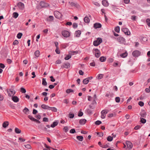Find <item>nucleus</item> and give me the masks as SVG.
I'll list each match as a JSON object with an SVG mask.
<instances>
[{
    "mask_svg": "<svg viewBox=\"0 0 150 150\" xmlns=\"http://www.w3.org/2000/svg\"><path fill=\"white\" fill-rule=\"evenodd\" d=\"M128 54L127 52H125L120 54V56L122 58H125L126 57L127 55Z\"/></svg>",
    "mask_w": 150,
    "mask_h": 150,
    "instance_id": "obj_28",
    "label": "nucleus"
},
{
    "mask_svg": "<svg viewBox=\"0 0 150 150\" xmlns=\"http://www.w3.org/2000/svg\"><path fill=\"white\" fill-rule=\"evenodd\" d=\"M122 31L127 35H129L130 32L129 29L127 28H123L122 29Z\"/></svg>",
    "mask_w": 150,
    "mask_h": 150,
    "instance_id": "obj_7",
    "label": "nucleus"
},
{
    "mask_svg": "<svg viewBox=\"0 0 150 150\" xmlns=\"http://www.w3.org/2000/svg\"><path fill=\"white\" fill-rule=\"evenodd\" d=\"M112 93H107L106 95L105 96L106 97H112Z\"/></svg>",
    "mask_w": 150,
    "mask_h": 150,
    "instance_id": "obj_55",
    "label": "nucleus"
},
{
    "mask_svg": "<svg viewBox=\"0 0 150 150\" xmlns=\"http://www.w3.org/2000/svg\"><path fill=\"white\" fill-rule=\"evenodd\" d=\"M70 5L71 6H74L77 8H79V5L77 3L71 2L70 3Z\"/></svg>",
    "mask_w": 150,
    "mask_h": 150,
    "instance_id": "obj_15",
    "label": "nucleus"
},
{
    "mask_svg": "<svg viewBox=\"0 0 150 150\" xmlns=\"http://www.w3.org/2000/svg\"><path fill=\"white\" fill-rule=\"evenodd\" d=\"M25 147L27 149H31L32 148L31 145L29 144H28L25 145Z\"/></svg>",
    "mask_w": 150,
    "mask_h": 150,
    "instance_id": "obj_48",
    "label": "nucleus"
},
{
    "mask_svg": "<svg viewBox=\"0 0 150 150\" xmlns=\"http://www.w3.org/2000/svg\"><path fill=\"white\" fill-rule=\"evenodd\" d=\"M21 91L22 93H25L26 92V90L23 88H21Z\"/></svg>",
    "mask_w": 150,
    "mask_h": 150,
    "instance_id": "obj_49",
    "label": "nucleus"
},
{
    "mask_svg": "<svg viewBox=\"0 0 150 150\" xmlns=\"http://www.w3.org/2000/svg\"><path fill=\"white\" fill-rule=\"evenodd\" d=\"M71 55L69 54L67 55L66 57L64 58V59L65 60H68L71 58Z\"/></svg>",
    "mask_w": 150,
    "mask_h": 150,
    "instance_id": "obj_39",
    "label": "nucleus"
},
{
    "mask_svg": "<svg viewBox=\"0 0 150 150\" xmlns=\"http://www.w3.org/2000/svg\"><path fill=\"white\" fill-rule=\"evenodd\" d=\"M17 6L21 10H23L24 8V5L23 3L21 2H19L17 4Z\"/></svg>",
    "mask_w": 150,
    "mask_h": 150,
    "instance_id": "obj_9",
    "label": "nucleus"
},
{
    "mask_svg": "<svg viewBox=\"0 0 150 150\" xmlns=\"http://www.w3.org/2000/svg\"><path fill=\"white\" fill-rule=\"evenodd\" d=\"M84 21L85 23H88L90 22V19L88 17L86 16L84 18Z\"/></svg>",
    "mask_w": 150,
    "mask_h": 150,
    "instance_id": "obj_22",
    "label": "nucleus"
},
{
    "mask_svg": "<svg viewBox=\"0 0 150 150\" xmlns=\"http://www.w3.org/2000/svg\"><path fill=\"white\" fill-rule=\"evenodd\" d=\"M38 113V111L35 109H33V114H34V115H35L37 113Z\"/></svg>",
    "mask_w": 150,
    "mask_h": 150,
    "instance_id": "obj_64",
    "label": "nucleus"
},
{
    "mask_svg": "<svg viewBox=\"0 0 150 150\" xmlns=\"http://www.w3.org/2000/svg\"><path fill=\"white\" fill-rule=\"evenodd\" d=\"M58 124V121H56L53 122L52 124L51 125V127L52 128L55 127L56 126H57Z\"/></svg>",
    "mask_w": 150,
    "mask_h": 150,
    "instance_id": "obj_18",
    "label": "nucleus"
},
{
    "mask_svg": "<svg viewBox=\"0 0 150 150\" xmlns=\"http://www.w3.org/2000/svg\"><path fill=\"white\" fill-rule=\"evenodd\" d=\"M106 57L103 56L99 58V60L101 62H105L106 60Z\"/></svg>",
    "mask_w": 150,
    "mask_h": 150,
    "instance_id": "obj_29",
    "label": "nucleus"
},
{
    "mask_svg": "<svg viewBox=\"0 0 150 150\" xmlns=\"http://www.w3.org/2000/svg\"><path fill=\"white\" fill-rule=\"evenodd\" d=\"M81 109H80L79 111V112L78 116L79 117L82 116L83 115V113L81 111Z\"/></svg>",
    "mask_w": 150,
    "mask_h": 150,
    "instance_id": "obj_44",
    "label": "nucleus"
},
{
    "mask_svg": "<svg viewBox=\"0 0 150 150\" xmlns=\"http://www.w3.org/2000/svg\"><path fill=\"white\" fill-rule=\"evenodd\" d=\"M42 84L44 86H46L47 84V82L46 81V79L45 78H43L42 79Z\"/></svg>",
    "mask_w": 150,
    "mask_h": 150,
    "instance_id": "obj_26",
    "label": "nucleus"
},
{
    "mask_svg": "<svg viewBox=\"0 0 150 150\" xmlns=\"http://www.w3.org/2000/svg\"><path fill=\"white\" fill-rule=\"evenodd\" d=\"M54 15L55 17L59 19H60L62 16V14L58 11H54Z\"/></svg>",
    "mask_w": 150,
    "mask_h": 150,
    "instance_id": "obj_5",
    "label": "nucleus"
},
{
    "mask_svg": "<svg viewBox=\"0 0 150 150\" xmlns=\"http://www.w3.org/2000/svg\"><path fill=\"white\" fill-rule=\"evenodd\" d=\"M73 27L74 28H76L78 26V24L76 23H74L73 24Z\"/></svg>",
    "mask_w": 150,
    "mask_h": 150,
    "instance_id": "obj_56",
    "label": "nucleus"
},
{
    "mask_svg": "<svg viewBox=\"0 0 150 150\" xmlns=\"http://www.w3.org/2000/svg\"><path fill=\"white\" fill-rule=\"evenodd\" d=\"M141 127L140 125H137L135 127H134V129L135 130H138L139 129H140Z\"/></svg>",
    "mask_w": 150,
    "mask_h": 150,
    "instance_id": "obj_58",
    "label": "nucleus"
},
{
    "mask_svg": "<svg viewBox=\"0 0 150 150\" xmlns=\"http://www.w3.org/2000/svg\"><path fill=\"white\" fill-rule=\"evenodd\" d=\"M103 75L102 74H99L98 76V79H100L103 78Z\"/></svg>",
    "mask_w": 150,
    "mask_h": 150,
    "instance_id": "obj_43",
    "label": "nucleus"
},
{
    "mask_svg": "<svg viewBox=\"0 0 150 150\" xmlns=\"http://www.w3.org/2000/svg\"><path fill=\"white\" fill-rule=\"evenodd\" d=\"M102 4L104 6L107 7L109 5L108 1L106 0H103L102 1Z\"/></svg>",
    "mask_w": 150,
    "mask_h": 150,
    "instance_id": "obj_17",
    "label": "nucleus"
},
{
    "mask_svg": "<svg viewBox=\"0 0 150 150\" xmlns=\"http://www.w3.org/2000/svg\"><path fill=\"white\" fill-rule=\"evenodd\" d=\"M78 53V52L77 51H70L69 52V54H70V55H74L75 54V53L77 54Z\"/></svg>",
    "mask_w": 150,
    "mask_h": 150,
    "instance_id": "obj_33",
    "label": "nucleus"
},
{
    "mask_svg": "<svg viewBox=\"0 0 150 150\" xmlns=\"http://www.w3.org/2000/svg\"><path fill=\"white\" fill-rule=\"evenodd\" d=\"M81 32L80 30H78V31H76L75 32V35L76 36V37H79L80 36V35H81Z\"/></svg>",
    "mask_w": 150,
    "mask_h": 150,
    "instance_id": "obj_21",
    "label": "nucleus"
},
{
    "mask_svg": "<svg viewBox=\"0 0 150 150\" xmlns=\"http://www.w3.org/2000/svg\"><path fill=\"white\" fill-rule=\"evenodd\" d=\"M147 25L150 27V19L148 18L146 20Z\"/></svg>",
    "mask_w": 150,
    "mask_h": 150,
    "instance_id": "obj_46",
    "label": "nucleus"
},
{
    "mask_svg": "<svg viewBox=\"0 0 150 150\" xmlns=\"http://www.w3.org/2000/svg\"><path fill=\"white\" fill-rule=\"evenodd\" d=\"M126 144L127 145V148L131 149L133 147V145L131 142L129 141H127L126 142Z\"/></svg>",
    "mask_w": 150,
    "mask_h": 150,
    "instance_id": "obj_10",
    "label": "nucleus"
},
{
    "mask_svg": "<svg viewBox=\"0 0 150 150\" xmlns=\"http://www.w3.org/2000/svg\"><path fill=\"white\" fill-rule=\"evenodd\" d=\"M28 117L29 119H30L31 121H34L35 120V119L34 117H33L32 116L29 115L28 116Z\"/></svg>",
    "mask_w": 150,
    "mask_h": 150,
    "instance_id": "obj_41",
    "label": "nucleus"
},
{
    "mask_svg": "<svg viewBox=\"0 0 150 150\" xmlns=\"http://www.w3.org/2000/svg\"><path fill=\"white\" fill-rule=\"evenodd\" d=\"M18 16V14L17 12H14L13 13V16L15 18H17Z\"/></svg>",
    "mask_w": 150,
    "mask_h": 150,
    "instance_id": "obj_34",
    "label": "nucleus"
},
{
    "mask_svg": "<svg viewBox=\"0 0 150 150\" xmlns=\"http://www.w3.org/2000/svg\"><path fill=\"white\" fill-rule=\"evenodd\" d=\"M102 25L100 23H96L94 24L93 27L95 29L101 28Z\"/></svg>",
    "mask_w": 150,
    "mask_h": 150,
    "instance_id": "obj_12",
    "label": "nucleus"
},
{
    "mask_svg": "<svg viewBox=\"0 0 150 150\" xmlns=\"http://www.w3.org/2000/svg\"><path fill=\"white\" fill-rule=\"evenodd\" d=\"M120 100V98L119 97H116L115 98V101L117 103H119Z\"/></svg>",
    "mask_w": 150,
    "mask_h": 150,
    "instance_id": "obj_52",
    "label": "nucleus"
},
{
    "mask_svg": "<svg viewBox=\"0 0 150 150\" xmlns=\"http://www.w3.org/2000/svg\"><path fill=\"white\" fill-rule=\"evenodd\" d=\"M8 93L9 96H12L16 93V92L13 89H10L7 91Z\"/></svg>",
    "mask_w": 150,
    "mask_h": 150,
    "instance_id": "obj_6",
    "label": "nucleus"
},
{
    "mask_svg": "<svg viewBox=\"0 0 150 150\" xmlns=\"http://www.w3.org/2000/svg\"><path fill=\"white\" fill-rule=\"evenodd\" d=\"M102 123V122L99 120H97L95 122V124L96 125H99Z\"/></svg>",
    "mask_w": 150,
    "mask_h": 150,
    "instance_id": "obj_51",
    "label": "nucleus"
},
{
    "mask_svg": "<svg viewBox=\"0 0 150 150\" xmlns=\"http://www.w3.org/2000/svg\"><path fill=\"white\" fill-rule=\"evenodd\" d=\"M75 132V130L74 129H71L70 131V133H71L74 134Z\"/></svg>",
    "mask_w": 150,
    "mask_h": 150,
    "instance_id": "obj_54",
    "label": "nucleus"
},
{
    "mask_svg": "<svg viewBox=\"0 0 150 150\" xmlns=\"http://www.w3.org/2000/svg\"><path fill=\"white\" fill-rule=\"evenodd\" d=\"M8 124L9 123L8 121L5 122L3 124V127L4 128H6Z\"/></svg>",
    "mask_w": 150,
    "mask_h": 150,
    "instance_id": "obj_25",
    "label": "nucleus"
},
{
    "mask_svg": "<svg viewBox=\"0 0 150 150\" xmlns=\"http://www.w3.org/2000/svg\"><path fill=\"white\" fill-rule=\"evenodd\" d=\"M108 146L107 144H104L101 146V147L103 148H106L108 147Z\"/></svg>",
    "mask_w": 150,
    "mask_h": 150,
    "instance_id": "obj_61",
    "label": "nucleus"
},
{
    "mask_svg": "<svg viewBox=\"0 0 150 150\" xmlns=\"http://www.w3.org/2000/svg\"><path fill=\"white\" fill-rule=\"evenodd\" d=\"M108 112L107 110H103L101 112V118L102 119H104L105 118L106 114Z\"/></svg>",
    "mask_w": 150,
    "mask_h": 150,
    "instance_id": "obj_8",
    "label": "nucleus"
},
{
    "mask_svg": "<svg viewBox=\"0 0 150 150\" xmlns=\"http://www.w3.org/2000/svg\"><path fill=\"white\" fill-rule=\"evenodd\" d=\"M70 67V64L69 63H64L63 64V65L62 66V68H68Z\"/></svg>",
    "mask_w": 150,
    "mask_h": 150,
    "instance_id": "obj_14",
    "label": "nucleus"
},
{
    "mask_svg": "<svg viewBox=\"0 0 150 150\" xmlns=\"http://www.w3.org/2000/svg\"><path fill=\"white\" fill-rule=\"evenodd\" d=\"M54 17L52 16H50L48 18H47V21H50L53 20Z\"/></svg>",
    "mask_w": 150,
    "mask_h": 150,
    "instance_id": "obj_37",
    "label": "nucleus"
},
{
    "mask_svg": "<svg viewBox=\"0 0 150 150\" xmlns=\"http://www.w3.org/2000/svg\"><path fill=\"white\" fill-rule=\"evenodd\" d=\"M86 122V120L85 119H81L79 121V123L81 125H84Z\"/></svg>",
    "mask_w": 150,
    "mask_h": 150,
    "instance_id": "obj_16",
    "label": "nucleus"
},
{
    "mask_svg": "<svg viewBox=\"0 0 150 150\" xmlns=\"http://www.w3.org/2000/svg\"><path fill=\"white\" fill-rule=\"evenodd\" d=\"M41 107L44 109H47L49 110L50 107L47 105L42 104L41 105Z\"/></svg>",
    "mask_w": 150,
    "mask_h": 150,
    "instance_id": "obj_20",
    "label": "nucleus"
},
{
    "mask_svg": "<svg viewBox=\"0 0 150 150\" xmlns=\"http://www.w3.org/2000/svg\"><path fill=\"white\" fill-rule=\"evenodd\" d=\"M120 28L119 26H117L115 28V31L117 33H119L120 32Z\"/></svg>",
    "mask_w": 150,
    "mask_h": 150,
    "instance_id": "obj_36",
    "label": "nucleus"
},
{
    "mask_svg": "<svg viewBox=\"0 0 150 150\" xmlns=\"http://www.w3.org/2000/svg\"><path fill=\"white\" fill-rule=\"evenodd\" d=\"M90 65L91 66L95 67L96 65V64L94 61L93 60V62L90 63Z\"/></svg>",
    "mask_w": 150,
    "mask_h": 150,
    "instance_id": "obj_47",
    "label": "nucleus"
},
{
    "mask_svg": "<svg viewBox=\"0 0 150 150\" xmlns=\"http://www.w3.org/2000/svg\"><path fill=\"white\" fill-rule=\"evenodd\" d=\"M11 99L12 100L15 102L17 103L19 101V99L17 96H12Z\"/></svg>",
    "mask_w": 150,
    "mask_h": 150,
    "instance_id": "obj_13",
    "label": "nucleus"
},
{
    "mask_svg": "<svg viewBox=\"0 0 150 150\" xmlns=\"http://www.w3.org/2000/svg\"><path fill=\"white\" fill-rule=\"evenodd\" d=\"M76 138L79 141H82L83 139V137L81 136H77L76 137Z\"/></svg>",
    "mask_w": 150,
    "mask_h": 150,
    "instance_id": "obj_30",
    "label": "nucleus"
},
{
    "mask_svg": "<svg viewBox=\"0 0 150 150\" xmlns=\"http://www.w3.org/2000/svg\"><path fill=\"white\" fill-rule=\"evenodd\" d=\"M131 19L133 21H136V16H131Z\"/></svg>",
    "mask_w": 150,
    "mask_h": 150,
    "instance_id": "obj_63",
    "label": "nucleus"
},
{
    "mask_svg": "<svg viewBox=\"0 0 150 150\" xmlns=\"http://www.w3.org/2000/svg\"><path fill=\"white\" fill-rule=\"evenodd\" d=\"M89 82L88 79L87 78L84 79L83 81V83L85 84H87Z\"/></svg>",
    "mask_w": 150,
    "mask_h": 150,
    "instance_id": "obj_32",
    "label": "nucleus"
},
{
    "mask_svg": "<svg viewBox=\"0 0 150 150\" xmlns=\"http://www.w3.org/2000/svg\"><path fill=\"white\" fill-rule=\"evenodd\" d=\"M141 54V52L139 51L136 50L133 51L132 53V55L135 57H138Z\"/></svg>",
    "mask_w": 150,
    "mask_h": 150,
    "instance_id": "obj_4",
    "label": "nucleus"
},
{
    "mask_svg": "<svg viewBox=\"0 0 150 150\" xmlns=\"http://www.w3.org/2000/svg\"><path fill=\"white\" fill-rule=\"evenodd\" d=\"M102 42V39L101 38H98L96 40L93 42V45L95 46L99 45Z\"/></svg>",
    "mask_w": 150,
    "mask_h": 150,
    "instance_id": "obj_1",
    "label": "nucleus"
},
{
    "mask_svg": "<svg viewBox=\"0 0 150 150\" xmlns=\"http://www.w3.org/2000/svg\"><path fill=\"white\" fill-rule=\"evenodd\" d=\"M138 104L141 107L143 106L144 105V103L142 101H139L138 103Z\"/></svg>",
    "mask_w": 150,
    "mask_h": 150,
    "instance_id": "obj_59",
    "label": "nucleus"
},
{
    "mask_svg": "<svg viewBox=\"0 0 150 150\" xmlns=\"http://www.w3.org/2000/svg\"><path fill=\"white\" fill-rule=\"evenodd\" d=\"M43 121L44 122H47L48 121V119L47 117H44L43 118Z\"/></svg>",
    "mask_w": 150,
    "mask_h": 150,
    "instance_id": "obj_62",
    "label": "nucleus"
},
{
    "mask_svg": "<svg viewBox=\"0 0 150 150\" xmlns=\"http://www.w3.org/2000/svg\"><path fill=\"white\" fill-rule=\"evenodd\" d=\"M74 91V90L71 89H67L66 91V92L67 93H69L71 92H73Z\"/></svg>",
    "mask_w": 150,
    "mask_h": 150,
    "instance_id": "obj_42",
    "label": "nucleus"
},
{
    "mask_svg": "<svg viewBox=\"0 0 150 150\" xmlns=\"http://www.w3.org/2000/svg\"><path fill=\"white\" fill-rule=\"evenodd\" d=\"M40 6L42 7H46L49 6V5L43 1H41L40 3Z\"/></svg>",
    "mask_w": 150,
    "mask_h": 150,
    "instance_id": "obj_11",
    "label": "nucleus"
},
{
    "mask_svg": "<svg viewBox=\"0 0 150 150\" xmlns=\"http://www.w3.org/2000/svg\"><path fill=\"white\" fill-rule=\"evenodd\" d=\"M34 55L37 57H38L40 55V51L38 50H36L34 53Z\"/></svg>",
    "mask_w": 150,
    "mask_h": 150,
    "instance_id": "obj_23",
    "label": "nucleus"
},
{
    "mask_svg": "<svg viewBox=\"0 0 150 150\" xmlns=\"http://www.w3.org/2000/svg\"><path fill=\"white\" fill-rule=\"evenodd\" d=\"M64 131L67 132L68 130V128L67 126L65 127L63 129Z\"/></svg>",
    "mask_w": 150,
    "mask_h": 150,
    "instance_id": "obj_57",
    "label": "nucleus"
},
{
    "mask_svg": "<svg viewBox=\"0 0 150 150\" xmlns=\"http://www.w3.org/2000/svg\"><path fill=\"white\" fill-rule=\"evenodd\" d=\"M117 41L121 44H125L126 42L125 39L122 37H119L117 38Z\"/></svg>",
    "mask_w": 150,
    "mask_h": 150,
    "instance_id": "obj_2",
    "label": "nucleus"
},
{
    "mask_svg": "<svg viewBox=\"0 0 150 150\" xmlns=\"http://www.w3.org/2000/svg\"><path fill=\"white\" fill-rule=\"evenodd\" d=\"M69 117L70 118H73L74 117V114L70 113L69 115Z\"/></svg>",
    "mask_w": 150,
    "mask_h": 150,
    "instance_id": "obj_50",
    "label": "nucleus"
},
{
    "mask_svg": "<svg viewBox=\"0 0 150 150\" xmlns=\"http://www.w3.org/2000/svg\"><path fill=\"white\" fill-rule=\"evenodd\" d=\"M23 112L25 114L28 115L29 113V110L26 107H25L23 110Z\"/></svg>",
    "mask_w": 150,
    "mask_h": 150,
    "instance_id": "obj_19",
    "label": "nucleus"
},
{
    "mask_svg": "<svg viewBox=\"0 0 150 150\" xmlns=\"http://www.w3.org/2000/svg\"><path fill=\"white\" fill-rule=\"evenodd\" d=\"M23 35L22 33H19L17 35V37L18 39H21Z\"/></svg>",
    "mask_w": 150,
    "mask_h": 150,
    "instance_id": "obj_38",
    "label": "nucleus"
},
{
    "mask_svg": "<svg viewBox=\"0 0 150 150\" xmlns=\"http://www.w3.org/2000/svg\"><path fill=\"white\" fill-rule=\"evenodd\" d=\"M107 139L108 141L111 142L112 140L113 137H111L110 136H109L108 137Z\"/></svg>",
    "mask_w": 150,
    "mask_h": 150,
    "instance_id": "obj_40",
    "label": "nucleus"
},
{
    "mask_svg": "<svg viewBox=\"0 0 150 150\" xmlns=\"http://www.w3.org/2000/svg\"><path fill=\"white\" fill-rule=\"evenodd\" d=\"M49 110H51L52 111L56 112L57 111V109L54 107H50V108H49Z\"/></svg>",
    "mask_w": 150,
    "mask_h": 150,
    "instance_id": "obj_27",
    "label": "nucleus"
},
{
    "mask_svg": "<svg viewBox=\"0 0 150 150\" xmlns=\"http://www.w3.org/2000/svg\"><path fill=\"white\" fill-rule=\"evenodd\" d=\"M140 122L144 124L146 122V120L145 119L140 117Z\"/></svg>",
    "mask_w": 150,
    "mask_h": 150,
    "instance_id": "obj_35",
    "label": "nucleus"
},
{
    "mask_svg": "<svg viewBox=\"0 0 150 150\" xmlns=\"http://www.w3.org/2000/svg\"><path fill=\"white\" fill-rule=\"evenodd\" d=\"M62 35L65 37L68 38L70 35V33L68 31L64 30L62 31Z\"/></svg>",
    "mask_w": 150,
    "mask_h": 150,
    "instance_id": "obj_3",
    "label": "nucleus"
},
{
    "mask_svg": "<svg viewBox=\"0 0 150 150\" xmlns=\"http://www.w3.org/2000/svg\"><path fill=\"white\" fill-rule=\"evenodd\" d=\"M95 57L97 58H98L100 57V52H98V53H95Z\"/></svg>",
    "mask_w": 150,
    "mask_h": 150,
    "instance_id": "obj_45",
    "label": "nucleus"
},
{
    "mask_svg": "<svg viewBox=\"0 0 150 150\" xmlns=\"http://www.w3.org/2000/svg\"><path fill=\"white\" fill-rule=\"evenodd\" d=\"M55 52L57 54H59L60 53V51L59 50V48H56L55 50Z\"/></svg>",
    "mask_w": 150,
    "mask_h": 150,
    "instance_id": "obj_60",
    "label": "nucleus"
},
{
    "mask_svg": "<svg viewBox=\"0 0 150 150\" xmlns=\"http://www.w3.org/2000/svg\"><path fill=\"white\" fill-rule=\"evenodd\" d=\"M19 43V42L17 40H15L13 43V45H18Z\"/></svg>",
    "mask_w": 150,
    "mask_h": 150,
    "instance_id": "obj_53",
    "label": "nucleus"
},
{
    "mask_svg": "<svg viewBox=\"0 0 150 150\" xmlns=\"http://www.w3.org/2000/svg\"><path fill=\"white\" fill-rule=\"evenodd\" d=\"M15 132L17 134H19L21 132V130L18 128L16 127Z\"/></svg>",
    "mask_w": 150,
    "mask_h": 150,
    "instance_id": "obj_24",
    "label": "nucleus"
},
{
    "mask_svg": "<svg viewBox=\"0 0 150 150\" xmlns=\"http://www.w3.org/2000/svg\"><path fill=\"white\" fill-rule=\"evenodd\" d=\"M141 117H145L146 116V114L145 112H141L140 114Z\"/></svg>",
    "mask_w": 150,
    "mask_h": 150,
    "instance_id": "obj_31",
    "label": "nucleus"
}]
</instances>
